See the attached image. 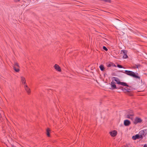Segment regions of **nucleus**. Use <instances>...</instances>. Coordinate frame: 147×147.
Returning a JSON list of instances; mask_svg holds the SVG:
<instances>
[{
	"instance_id": "1",
	"label": "nucleus",
	"mask_w": 147,
	"mask_h": 147,
	"mask_svg": "<svg viewBox=\"0 0 147 147\" xmlns=\"http://www.w3.org/2000/svg\"><path fill=\"white\" fill-rule=\"evenodd\" d=\"M145 135V134H144V131H143L142 130L139 132V134L133 136L132 137V139L133 140H136L137 139L139 138L142 139Z\"/></svg>"
},
{
	"instance_id": "2",
	"label": "nucleus",
	"mask_w": 147,
	"mask_h": 147,
	"mask_svg": "<svg viewBox=\"0 0 147 147\" xmlns=\"http://www.w3.org/2000/svg\"><path fill=\"white\" fill-rule=\"evenodd\" d=\"M125 73L127 75L131 76L136 78H140V77L136 75L134 72L128 70H125Z\"/></svg>"
},
{
	"instance_id": "3",
	"label": "nucleus",
	"mask_w": 147,
	"mask_h": 147,
	"mask_svg": "<svg viewBox=\"0 0 147 147\" xmlns=\"http://www.w3.org/2000/svg\"><path fill=\"white\" fill-rule=\"evenodd\" d=\"M113 80H114L118 84H120L124 86H128L127 84L125 82H121L119 81V80L117 78L113 77L112 78Z\"/></svg>"
},
{
	"instance_id": "4",
	"label": "nucleus",
	"mask_w": 147,
	"mask_h": 147,
	"mask_svg": "<svg viewBox=\"0 0 147 147\" xmlns=\"http://www.w3.org/2000/svg\"><path fill=\"white\" fill-rule=\"evenodd\" d=\"M134 115L133 111L132 110H130L125 114V116L126 118L132 120L133 118V116Z\"/></svg>"
},
{
	"instance_id": "5",
	"label": "nucleus",
	"mask_w": 147,
	"mask_h": 147,
	"mask_svg": "<svg viewBox=\"0 0 147 147\" xmlns=\"http://www.w3.org/2000/svg\"><path fill=\"white\" fill-rule=\"evenodd\" d=\"M142 121V120L139 117H136L133 122L135 124L138 123H140Z\"/></svg>"
},
{
	"instance_id": "6",
	"label": "nucleus",
	"mask_w": 147,
	"mask_h": 147,
	"mask_svg": "<svg viewBox=\"0 0 147 147\" xmlns=\"http://www.w3.org/2000/svg\"><path fill=\"white\" fill-rule=\"evenodd\" d=\"M20 80L22 84L24 86L26 84V78L23 76H21Z\"/></svg>"
},
{
	"instance_id": "7",
	"label": "nucleus",
	"mask_w": 147,
	"mask_h": 147,
	"mask_svg": "<svg viewBox=\"0 0 147 147\" xmlns=\"http://www.w3.org/2000/svg\"><path fill=\"white\" fill-rule=\"evenodd\" d=\"M109 133L111 136L114 137L117 135V132L116 130H113L110 132Z\"/></svg>"
},
{
	"instance_id": "8",
	"label": "nucleus",
	"mask_w": 147,
	"mask_h": 147,
	"mask_svg": "<svg viewBox=\"0 0 147 147\" xmlns=\"http://www.w3.org/2000/svg\"><path fill=\"white\" fill-rule=\"evenodd\" d=\"M54 68L56 69V70L57 71H61V69L59 67V66L58 65L56 64L54 66Z\"/></svg>"
},
{
	"instance_id": "9",
	"label": "nucleus",
	"mask_w": 147,
	"mask_h": 147,
	"mask_svg": "<svg viewBox=\"0 0 147 147\" xmlns=\"http://www.w3.org/2000/svg\"><path fill=\"white\" fill-rule=\"evenodd\" d=\"M24 87L26 91L28 94H30V88L28 87L27 84H25L24 86Z\"/></svg>"
},
{
	"instance_id": "10",
	"label": "nucleus",
	"mask_w": 147,
	"mask_h": 147,
	"mask_svg": "<svg viewBox=\"0 0 147 147\" xmlns=\"http://www.w3.org/2000/svg\"><path fill=\"white\" fill-rule=\"evenodd\" d=\"M130 123V121L127 120H125L124 122V125L126 126L129 125Z\"/></svg>"
},
{
	"instance_id": "11",
	"label": "nucleus",
	"mask_w": 147,
	"mask_h": 147,
	"mask_svg": "<svg viewBox=\"0 0 147 147\" xmlns=\"http://www.w3.org/2000/svg\"><path fill=\"white\" fill-rule=\"evenodd\" d=\"M123 53V58L124 59H126L128 57L127 55V52L125 50L122 51Z\"/></svg>"
},
{
	"instance_id": "12",
	"label": "nucleus",
	"mask_w": 147,
	"mask_h": 147,
	"mask_svg": "<svg viewBox=\"0 0 147 147\" xmlns=\"http://www.w3.org/2000/svg\"><path fill=\"white\" fill-rule=\"evenodd\" d=\"M111 87L113 89L116 88L115 83L113 82H112L111 83Z\"/></svg>"
},
{
	"instance_id": "13",
	"label": "nucleus",
	"mask_w": 147,
	"mask_h": 147,
	"mask_svg": "<svg viewBox=\"0 0 147 147\" xmlns=\"http://www.w3.org/2000/svg\"><path fill=\"white\" fill-rule=\"evenodd\" d=\"M49 131L50 130L49 128H48L47 130V134L48 136H50V134H49Z\"/></svg>"
},
{
	"instance_id": "14",
	"label": "nucleus",
	"mask_w": 147,
	"mask_h": 147,
	"mask_svg": "<svg viewBox=\"0 0 147 147\" xmlns=\"http://www.w3.org/2000/svg\"><path fill=\"white\" fill-rule=\"evenodd\" d=\"M99 67L101 71H103L104 70V68L103 65H100L99 66Z\"/></svg>"
},
{
	"instance_id": "15",
	"label": "nucleus",
	"mask_w": 147,
	"mask_h": 147,
	"mask_svg": "<svg viewBox=\"0 0 147 147\" xmlns=\"http://www.w3.org/2000/svg\"><path fill=\"white\" fill-rule=\"evenodd\" d=\"M13 69L16 72H18L20 71L19 69L16 68L15 67H13Z\"/></svg>"
},
{
	"instance_id": "16",
	"label": "nucleus",
	"mask_w": 147,
	"mask_h": 147,
	"mask_svg": "<svg viewBox=\"0 0 147 147\" xmlns=\"http://www.w3.org/2000/svg\"><path fill=\"white\" fill-rule=\"evenodd\" d=\"M14 67H19V66L18 63L16 62H15L14 63Z\"/></svg>"
},
{
	"instance_id": "17",
	"label": "nucleus",
	"mask_w": 147,
	"mask_h": 147,
	"mask_svg": "<svg viewBox=\"0 0 147 147\" xmlns=\"http://www.w3.org/2000/svg\"><path fill=\"white\" fill-rule=\"evenodd\" d=\"M103 49H104V50H105L106 51H107L108 50L107 49V48L105 46H103Z\"/></svg>"
},
{
	"instance_id": "18",
	"label": "nucleus",
	"mask_w": 147,
	"mask_h": 147,
	"mask_svg": "<svg viewBox=\"0 0 147 147\" xmlns=\"http://www.w3.org/2000/svg\"><path fill=\"white\" fill-rule=\"evenodd\" d=\"M117 67L119 68H123V67L122 66H121V65H117Z\"/></svg>"
},
{
	"instance_id": "19",
	"label": "nucleus",
	"mask_w": 147,
	"mask_h": 147,
	"mask_svg": "<svg viewBox=\"0 0 147 147\" xmlns=\"http://www.w3.org/2000/svg\"><path fill=\"white\" fill-rule=\"evenodd\" d=\"M140 65H135V68H138L140 67Z\"/></svg>"
},
{
	"instance_id": "20",
	"label": "nucleus",
	"mask_w": 147,
	"mask_h": 147,
	"mask_svg": "<svg viewBox=\"0 0 147 147\" xmlns=\"http://www.w3.org/2000/svg\"><path fill=\"white\" fill-rule=\"evenodd\" d=\"M131 145L130 144H128L127 145V147H131Z\"/></svg>"
},
{
	"instance_id": "21",
	"label": "nucleus",
	"mask_w": 147,
	"mask_h": 147,
	"mask_svg": "<svg viewBox=\"0 0 147 147\" xmlns=\"http://www.w3.org/2000/svg\"><path fill=\"white\" fill-rule=\"evenodd\" d=\"M144 147H147V144H145L144 145Z\"/></svg>"
},
{
	"instance_id": "22",
	"label": "nucleus",
	"mask_w": 147,
	"mask_h": 147,
	"mask_svg": "<svg viewBox=\"0 0 147 147\" xmlns=\"http://www.w3.org/2000/svg\"><path fill=\"white\" fill-rule=\"evenodd\" d=\"M20 0H15V1H16V2H18V1H20Z\"/></svg>"
}]
</instances>
